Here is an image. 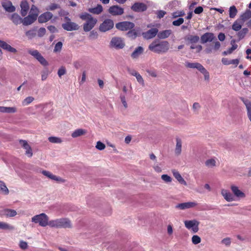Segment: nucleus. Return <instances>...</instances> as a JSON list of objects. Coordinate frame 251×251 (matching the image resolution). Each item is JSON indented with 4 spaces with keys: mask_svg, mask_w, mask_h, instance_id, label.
<instances>
[{
    "mask_svg": "<svg viewBox=\"0 0 251 251\" xmlns=\"http://www.w3.org/2000/svg\"><path fill=\"white\" fill-rule=\"evenodd\" d=\"M251 17V11L250 10H247L245 13L242 14L240 18H238L243 23L245 21L249 19Z\"/></svg>",
    "mask_w": 251,
    "mask_h": 251,
    "instance_id": "58836bf2",
    "label": "nucleus"
},
{
    "mask_svg": "<svg viewBox=\"0 0 251 251\" xmlns=\"http://www.w3.org/2000/svg\"><path fill=\"white\" fill-rule=\"evenodd\" d=\"M172 33V30L167 29L160 31L157 34V36L159 39H165L168 38Z\"/></svg>",
    "mask_w": 251,
    "mask_h": 251,
    "instance_id": "f704fd0d",
    "label": "nucleus"
},
{
    "mask_svg": "<svg viewBox=\"0 0 251 251\" xmlns=\"http://www.w3.org/2000/svg\"><path fill=\"white\" fill-rule=\"evenodd\" d=\"M231 44L232 45V47L228 49L227 50H225L224 52H223V55H227L228 54H230L237 48L238 45L235 44L234 40H232L231 41Z\"/></svg>",
    "mask_w": 251,
    "mask_h": 251,
    "instance_id": "e433bc0d",
    "label": "nucleus"
},
{
    "mask_svg": "<svg viewBox=\"0 0 251 251\" xmlns=\"http://www.w3.org/2000/svg\"><path fill=\"white\" fill-rule=\"evenodd\" d=\"M161 178L166 183H169L172 181V177L168 175H162Z\"/></svg>",
    "mask_w": 251,
    "mask_h": 251,
    "instance_id": "5fc2aeb1",
    "label": "nucleus"
},
{
    "mask_svg": "<svg viewBox=\"0 0 251 251\" xmlns=\"http://www.w3.org/2000/svg\"><path fill=\"white\" fill-rule=\"evenodd\" d=\"M66 73V70L64 67H60L57 72V74L59 77H61V76L64 75Z\"/></svg>",
    "mask_w": 251,
    "mask_h": 251,
    "instance_id": "4d7b16f0",
    "label": "nucleus"
},
{
    "mask_svg": "<svg viewBox=\"0 0 251 251\" xmlns=\"http://www.w3.org/2000/svg\"><path fill=\"white\" fill-rule=\"evenodd\" d=\"M173 175L175 178L179 182V183L183 184L185 186L187 185L186 181L182 177L180 173L176 170H173L172 171Z\"/></svg>",
    "mask_w": 251,
    "mask_h": 251,
    "instance_id": "393cba45",
    "label": "nucleus"
},
{
    "mask_svg": "<svg viewBox=\"0 0 251 251\" xmlns=\"http://www.w3.org/2000/svg\"><path fill=\"white\" fill-rule=\"evenodd\" d=\"M62 46L63 44L61 42H58V43H57L55 45L53 50V52L55 53L60 52L62 48Z\"/></svg>",
    "mask_w": 251,
    "mask_h": 251,
    "instance_id": "09e8293b",
    "label": "nucleus"
},
{
    "mask_svg": "<svg viewBox=\"0 0 251 251\" xmlns=\"http://www.w3.org/2000/svg\"><path fill=\"white\" fill-rule=\"evenodd\" d=\"M21 8V14L22 16L25 17L27 14L29 10V5L27 1L23 0L21 1L20 4Z\"/></svg>",
    "mask_w": 251,
    "mask_h": 251,
    "instance_id": "5701e85b",
    "label": "nucleus"
},
{
    "mask_svg": "<svg viewBox=\"0 0 251 251\" xmlns=\"http://www.w3.org/2000/svg\"><path fill=\"white\" fill-rule=\"evenodd\" d=\"M131 9L137 12H143L146 10L147 5L142 2H135L131 7Z\"/></svg>",
    "mask_w": 251,
    "mask_h": 251,
    "instance_id": "a211bd4d",
    "label": "nucleus"
},
{
    "mask_svg": "<svg viewBox=\"0 0 251 251\" xmlns=\"http://www.w3.org/2000/svg\"><path fill=\"white\" fill-rule=\"evenodd\" d=\"M62 27L67 31L76 30L79 28V25L72 22H67L62 25Z\"/></svg>",
    "mask_w": 251,
    "mask_h": 251,
    "instance_id": "dca6fc26",
    "label": "nucleus"
},
{
    "mask_svg": "<svg viewBox=\"0 0 251 251\" xmlns=\"http://www.w3.org/2000/svg\"><path fill=\"white\" fill-rule=\"evenodd\" d=\"M243 24L244 23L243 22H242L239 19H238L233 23L232 26V28L234 31H239L241 29Z\"/></svg>",
    "mask_w": 251,
    "mask_h": 251,
    "instance_id": "4c0bfd02",
    "label": "nucleus"
},
{
    "mask_svg": "<svg viewBox=\"0 0 251 251\" xmlns=\"http://www.w3.org/2000/svg\"><path fill=\"white\" fill-rule=\"evenodd\" d=\"M31 222L35 224H38L39 226L43 227H45L47 226H50L49 217L43 213L32 217Z\"/></svg>",
    "mask_w": 251,
    "mask_h": 251,
    "instance_id": "20e7f679",
    "label": "nucleus"
},
{
    "mask_svg": "<svg viewBox=\"0 0 251 251\" xmlns=\"http://www.w3.org/2000/svg\"><path fill=\"white\" fill-rule=\"evenodd\" d=\"M238 11L234 5L230 7L229 9V16L230 18H234L237 15Z\"/></svg>",
    "mask_w": 251,
    "mask_h": 251,
    "instance_id": "a18cd8bd",
    "label": "nucleus"
},
{
    "mask_svg": "<svg viewBox=\"0 0 251 251\" xmlns=\"http://www.w3.org/2000/svg\"><path fill=\"white\" fill-rule=\"evenodd\" d=\"M205 164L207 167L209 168H212L216 166V160L214 158L209 159L206 160Z\"/></svg>",
    "mask_w": 251,
    "mask_h": 251,
    "instance_id": "37998d69",
    "label": "nucleus"
},
{
    "mask_svg": "<svg viewBox=\"0 0 251 251\" xmlns=\"http://www.w3.org/2000/svg\"><path fill=\"white\" fill-rule=\"evenodd\" d=\"M192 242L193 244L197 245L201 243V238L197 235H193L192 237Z\"/></svg>",
    "mask_w": 251,
    "mask_h": 251,
    "instance_id": "603ef678",
    "label": "nucleus"
},
{
    "mask_svg": "<svg viewBox=\"0 0 251 251\" xmlns=\"http://www.w3.org/2000/svg\"><path fill=\"white\" fill-rule=\"evenodd\" d=\"M0 47L3 50H6L12 53H16L17 50L16 49L12 47L10 45L8 44L5 42L0 40Z\"/></svg>",
    "mask_w": 251,
    "mask_h": 251,
    "instance_id": "bb28decb",
    "label": "nucleus"
},
{
    "mask_svg": "<svg viewBox=\"0 0 251 251\" xmlns=\"http://www.w3.org/2000/svg\"><path fill=\"white\" fill-rule=\"evenodd\" d=\"M185 226L188 229H191L194 233H196L199 230L200 223L196 220H186L184 222Z\"/></svg>",
    "mask_w": 251,
    "mask_h": 251,
    "instance_id": "423d86ee",
    "label": "nucleus"
},
{
    "mask_svg": "<svg viewBox=\"0 0 251 251\" xmlns=\"http://www.w3.org/2000/svg\"><path fill=\"white\" fill-rule=\"evenodd\" d=\"M36 19V18L29 14L28 16L23 19L22 24L24 25H28L33 23Z\"/></svg>",
    "mask_w": 251,
    "mask_h": 251,
    "instance_id": "2f4dec72",
    "label": "nucleus"
},
{
    "mask_svg": "<svg viewBox=\"0 0 251 251\" xmlns=\"http://www.w3.org/2000/svg\"><path fill=\"white\" fill-rule=\"evenodd\" d=\"M114 26V22L111 19H106L100 25L99 30L101 32H106L111 29Z\"/></svg>",
    "mask_w": 251,
    "mask_h": 251,
    "instance_id": "0eeeda50",
    "label": "nucleus"
},
{
    "mask_svg": "<svg viewBox=\"0 0 251 251\" xmlns=\"http://www.w3.org/2000/svg\"><path fill=\"white\" fill-rule=\"evenodd\" d=\"M221 194L224 199L227 201H232L234 200L233 196L227 190L222 189L221 190Z\"/></svg>",
    "mask_w": 251,
    "mask_h": 251,
    "instance_id": "c85d7f7f",
    "label": "nucleus"
},
{
    "mask_svg": "<svg viewBox=\"0 0 251 251\" xmlns=\"http://www.w3.org/2000/svg\"><path fill=\"white\" fill-rule=\"evenodd\" d=\"M36 34V32H35V30H34V29L29 30L28 31H27L25 32L26 36L29 39H32L33 38H34Z\"/></svg>",
    "mask_w": 251,
    "mask_h": 251,
    "instance_id": "de8ad7c7",
    "label": "nucleus"
},
{
    "mask_svg": "<svg viewBox=\"0 0 251 251\" xmlns=\"http://www.w3.org/2000/svg\"><path fill=\"white\" fill-rule=\"evenodd\" d=\"M149 49L157 53H165L169 49V43L167 41L159 42L156 40L149 45Z\"/></svg>",
    "mask_w": 251,
    "mask_h": 251,
    "instance_id": "f03ea898",
    "label": "nucleus"
},
{
    "mask_svg": "<svg viewBox=\"0 0 251 251\" xmlns=\"http://www.w3.org/2000/svg\"><path fill=\"white\" fill-rule=\"evenodd\" d=\"M241 100L246 106L247 117L251 122V101L244 98H241Z\"/></svg>",
    "mask_w": 251,
    "mask_h": 251,
    "instance_id": "6ab92c4d",
    "label": "nucleus"
},
{
    "mask_svg": "<svg viewBox=\"0 0 251 251\" xmlns=\"http://www.w3.org/2000/svg\"><path fill=\"white\" fill-rule=\"evenodd\" d=\"M158 32L156 28H151L148 31L143 32L142 35L145 39H150L154 37Z\"/></svg>",
    "mask_w": 251,
    "mask_h": 251,
    "instance_id": "f3484780",
    "label": "nucleus"
},
{
    "mask_svg": "<svg viewBox=\"0 0 251 251\" xmlns=\"http://www.w3.org/2000/svg\"><path fill=\"white\" fill-rule=\"evenodd\" d=\"M9 193V191L5 183L3 181L0 180V194L7 195Z\"/></svg>",
    "mask_w": 251,
    "mask_h": 251,
    "instance_id": "c9c22d12",
    "label": "nucleus"
},
{
    "mask_svg": "<svg viewBox=\"0 0 251 251\" xmlns=\"http://www.w3.org/2000/svg\"><path fill=\"white\" fill-rule=\"evenodd\" d=\"M53 16L52 14L50 12H46L41 14L38 17V22L40 23H44L49 21Z\"/></svg>",
    "mask_w": 251,
    "mask_h": 251,
    "instance_id": "aec40b11",
    "label": "nucleus"
},
{
    "mask_svg": "<svg viewBox=\"0 0 251 251\" xmlns=\"http://www.w3.org/2000/svg\"><path fill=\"white\" fill-rule=\"evenodd\" d=\"M248 29L247 28H243L241 31L238 33V36L239 39H241L244 37L245 35L247 33Z\"/></svg>",
    "mask_w": 251,
    "mask_h": 251,
    "instance_id": "3c124183",
    "label": "nucleus"
},
{
    "mask_svg": "<svg viewBox=\"0 0 251 251\" xmlns=\"http://www.w3.org/2000/svg\"><path fill=\"white\" fill-rule=\"evenodd\" d=\"M154 171L157 173H160L162 171V169L157 163H154L152 166Z\"/></svg>",
    "mask_w": 251,
    "mask_h": 251,
    "instance_id": "0e129e2a",
    "label": "nucleus"
},
{
    "mask_svg": "<svg viewBox=\"0 0 251 251\" xmlns=\"http://www.w3.org/2000/svg\"><path fill=\"white\" fill-rule=\"evenodd\" d=\"M2 7L7 12H13L15 11V7L9 0H6L2 3Z\"/></svg>",
    "mask_w": 251,
    "mask_h": 251,
    "instance_id": "a878e982",
    "label": "nucleus"
},
{
    "mask_svg": "<svg viewBox=\"0 0 251 251\" xmlns=\"http://www.w3.org/2000/svg\"><path fill=\"white\" fill-rule=\"evenodd\" d=\"M127 36L128 37L131 38L132 39H134L137 37V33L134 30H131L129 31L127 33Z\"/></svg>",
    "mask_w": 251,
    "mask_h": 251,
    "instance_id": "13d9d810",
    "label": "nucleus"
},
{
    "mask_svg": "<svg viewBox=\"0 0 251 251\" xmlns=\"http://www.w3.org/2000/svg\"><path fill=\"white\" fill-rule=\"evenodd\" d=\"M134 26V23L127 21L120 22L116 24V27L122 31H126L132 29Z\"/></svg>",
    "mask_w": 251,
    "mask_h": 251,
    "instance_id": "9d476101",
    "label": "nucleus"
},
{
    "mask_svg": "<svg viewBox=\"0 0 251 251\" xmlns=\"http://www.w3.org/2000/svg\"><path fill=\"white\" fill-rule=\"evenodd\" d=\"M200 105L198 102H195L193 105V109L195 112L197 113L200 108Z\"/></svg>",
    "mask_w": 251,
    "mask_h": 251,
    "instance_id": "774afa93",
    "label": "nucleus"
},
{
    "mask_svg": "<svg viewBox=\"0 0 251 251\" xmlns=\"http://www.w3.org/2000/svg\"><path fill=\"white\" fill-rule=\"evenodd\" d=\"M46 32V30L45 28H44V27L40 28L38 31V36H39V37L43 36L45 34Z\"/></svg>",
    "mask_w": 251,
    "mask_h": 251,
    "instance_id": "69168bd1",
    "label": "nucleus"
},
{
    "mask_svg": "<svg viewBox=\"0 0 251 251\" xmlns=\"http://www.w3.org/2000/svg\"><path fill=\"white\" fill-rule=\"evenodd\" d=\"M0 215L6 217H13L17 215V212L13 209L6 208L0 211Z\"/></svg>",
    "mask_w": 251,
    "mask_h": 251,
    "instance_id": "412c9836",
    "label": "nucleus"
},
{
    "mask_svg": "<svg viewBox=\"0 0 251 251\" xmlns=\"http://www.w3.org/2000/svg\"><path fill=\"white\" fill-rule=\"evenodd\" d=\"M120 99H121V102H122L123 105H124V107L125 108H126L128 106H127V103L126 100L125 96L124 95H121Z\"/></svg>",
    "mask_w": 251,
    "mask_h": 251,
    "instance_id": "338daca9",
    "label": "nucleus"
},
{
    "mask_svg": "<svg viewBox=\"0 0 251 251\" xmlns=\"http://www.w3.org/2000/svg\"><path fill=\"white\" fill-rule=\"evenodd\" d=\"M16 111L17 108L15 107L0 106V112L2 113H14Z\"/></svg>",
    "mask_w": 251,
    "mask_h": 251,
    "instance_id": "72a5a7b5",
    "label": "nucleus"
},
{
    "mask_svg": "<svg viewBox=\"0 0 251 251\" xmlns=\"http://www.w3.org/2000/svg\"><path fill=\"white\" fill-rule=\"evenodd\" d=\"M96 148L100 151L103 150L105 148V145L100 141H98L96 144Z\"/></svg>",
    "mask_w": 251,
    "mask_h": 251,
    "instance_id": "6e6d98bb",
    "label": "nucleus"
},
{
    "mask_svg": "<svg viewBox=\"0 0 251 251\" xmlns=\"http://www.w3.org/2000/svg\"><path fill=\"white\" fill-rule=\"evenodd\" d=\"M108 12L113 16H119L124 13V9L118 5H113L109 8Z\"/></svg>",
    "mask_w": 251,
    "mask_h": 251,
    "instance_id": "ddd939ff",
    "label": "nucleus"
},
{
    "mask_svg": "<svg viewBox=\"0 0 251 251\" xmlns=\"http://www.w3.org/2000/svg\"><path fill=\"white\" fill-rule=\"evenodd\" d=\"M21 146L25 150V154L28 157H31L33 155L32 150L31 147L25 140H20Z\"/></svg>",
    "mask_w": 251,
    "mask_h": 251,
    "instance_id": "2eb2a0df",
    "label": "nucleus"
},
{
    "mask_svg": "<svg viewBox=\"0 0 251 251\" xmlns=\"http://www.w3.org/2000/svg\"><path fill=\"white\" fill-rule=\"evenodd\" d=\"M198 203L196 201H187L185 202L178 203L176 205V208L184 210L188 209L193 208L198 205Z\"/></svg>",
    "mask_w": 251,
    "mask_h": 251,
    "instance_id": "1a4fd4ad",
    "label": "nucleus"
},
{
    "mask_svg": "<svg viewBox=\"0 0 251 251\" xmlns=\"http://www.w3.org/2000/svg\"><path fill=\"white\" fill-rule=\"evenodd\" d=\"M125 46L124 40L122 38L119 37H113L110 42V46L116 50L123 49Z\"/></svg>",
    "mask_w": 251,
    "mask_h": 251,
    "instance_id": "39448f33",
    "label": "nucleus"
},
{
    "mask_svg": "<svg viewBox=\"0 0 251 251\" xmlns=\"http://www.w3.org/2000/svg\"><path fill=\"white\" fill-rule=\"evenodd\" d=\"M137 81L141 84L142 86L144 85V81L142 76L138 73L136 76H135Z\"/></svg>",
    "mask_w": 251,
    "mask_h": 251,
    "instance_id": "e2e57ef3",
    "label": "nucleus"
},
{
    "mask_svg": "<svg viewBox=\"0 0 251 251\" xmlns=\"http://www.w3.org/2000/svg\"><path fill=\"white\" fill-rule=\"evenodd\" d=\"M187 44H195L199 42L200 38L198 35H188L184 38Z\"/></svg>",
    "mask_w": 251,
    "mask_h": 251,
    "instance_id": "4be33fe9",
    "label": "nucleus"
},
{
    "mask_svg": "<svg viewBox=\"0 0 251 251\" xmlns=\"http://www.w3.org/2000/svg\"><path fill=\"white\" fill-rule=\"evenodd\" d=\"M98 37V34L97 31L94 30L90 31L89 38L91 39H97Z\"/></svg>",
    "mask_w": 251,
    "mask_h": 251,
    "instance_id": "bf43d9fd",
    "label": "nucleus"
},
{
    "mask_svg": "<svg viewBox=\"0 0 251 251\" xmlns=\"http://www.w3.org/2000/svg\"><path fill=\"white\" fill-rule=\"evenodd\" d=\"M14 229L15 227L12 225L5 222H0V229L13 230Z\"/></svg>",
    "mask_w": 251,
    "mask_h": 251,
    "instance_id": "ea45409f",
    "label": "nucleus"
},
{
    "mask_svg": "<svg viewBox=\"0 0 251 251\" xmlns=\"http://www.w3.org/2000/svg\"><path fill=\"white\" fill-rule=\"evenodd\" d=\"M34 100V98L32 97H28L26 98L23 101V105L26 106L31 103Z\"/></svg>",
    "mask_w": 251,
    "mask_h": 251,
    "instance_id": "8fccbe9b",
    "label": "nucleus"
},
{
    "mask_svg": "<svg viewBox=\"0 0 251 251\" xmlns=\"http://www.w3.org/2000/svg\"><path fill=\"white\" fill-rule=\"evenodd\" d=\"M50 226L54 228H71V221L68 218H59L50 221Z\"/></svg>",
    "mask_w": 251,
    "mask_h": 251,
    "instance_id": "7ed1b4c3",
    "label": "nucleus"
},
{
    "mask_svg": "<svg viewBox=\"0 0 251 251\" xmlns=\"http://www.w3.org/2000/svg\"><path fill=\"white\" fill-rule=\"evenodd\" d=\"M28 53L34 56L42 65L47 66L48 62L37 50H29Z\"/></svg>",
    "mask_w": 251,
    "mask_h": 251,
    "instance_id": "6e6552de",
    "label": "nucleus"
},
{
    "mask_svg": "<svg viewBox=\"0 0 251 251\" xmlns=\"http://www.w3.org/2000/svg\"><path fill=\"white\" fill-rule=\"evenodd\" d=\"M221 243L226 246H229L231 244V239L229 237L224 238L222 240Z\"/></svg>",
    "mask_w": 251,
    "mask_h": 251,
    "instance_id": "680f3d73",
    "label": "nucleus"
},
{
    "mask_svg": "<svg viewBox=\"0 0 251 251\" xmlns=\"http://www.w3.org/2000/svg\"><path fill=\"white\" fill-rule=\"evenodd\" d=\"M221 46V43L216 40V41L213 42V46H211V45L207 46L205 49V52L208 54L211 53L213 52H216L220 50Z\"/></svg>",
    "mask_w": 251,
    "mask_h": 251,
    "instance_id": "f8f14e48",
    "label": "nucleus"
},
{
    "mask_svg": "<svg viewBox=\"0 0 251 251\" xmlns=\"http://www.w3.org/2000/svg\"><path fill=\"white\" fill-rule=\"evenodd\" d=\"M185 66L187 68H191V69H197L200 72L203 67L201 64L199 63H198V62L191 63V62H185Z\"/></svg>",
    "mask_w": 251,
    "mask_h": 251,
    "instance_id": "c756f323",
    "label": "nucleus"
},
{
    "mask_svg": "<svg viewBox=\"0 0 251 251\" xmlns=\"http://www.w3.org/2000/svg\"><path fill=\"white\" fill-rule=\"evenodd\" d=\"M176 145L175 149V153L176 155H179L182 151V144L181 139L179 137L176 138Z\"/></svg>",
    "mask_w": 251,
    "mask_h": 251,
    "instance_id": "b1692460",
    "label": "nucleus"
},
{
    "mask_svg": "<svg viewBox=\"0 0 251 251\" xmlns=\"http://www.w3.org/2000/svg\"><path fill=\"white\" fill-rule=\"evenodd\" d=\"M48 140L52 143H61L62 142L60 138L54 136L50 137Z\"/></svg>",
    "mask_w": 251,
    "mask_h": 251,
    "instance_id": "49530a36",
    "label": "nucleus"
},
{
    "mask_svg": "<svg viewBox=\"0 0 251 251\" xmlns=\"http://www.w3.org/2000/svg\"><path fill=\"white\" fill-rule=\"evenodd\" d=\"M215 39H216V37L212 32L205 33L201 37V41L202 44L212 42Z\"/></svg>",
    "mask_w": 251,
    "mask_h": 251,
    "instance_id": "4468645a",
    "label": "nucleus"
},
{
    "mask_svg": "<svg viewBox=\"0 0 251 251\" xmlns=\"http://www.w3.org/2000/svg\"><path fill=\"white\" fill-rule=\"evenodd\" d=\"M79 17L82 21H85L83 25V29L85 32L90 31L95 27L98 22L97 18H94L91 14L87 12L81 13Z\"/></svg>",
    "mask_w": 251,
    "mask_h": 251,
    "instance_id": "f257e3e1",
    "label": "nucleus"
},
{
    "mask_svg": "<svg viewBox=\"0 0 251 251\" xmlns=\"http://www.w3.org/2000/svg\"><path fill=\"white\" fill-rule=\"evenodd\" d=\"M103 10L102 6L100 4H98L96 7L89 8V12L95 14H99Z\"/></svg>",
    "mask_w": 251,
    "mask_h": 251,
    "instance_id": "79ce46f5",
    "label": "nucleus"
},
{
    "mask_svg": "<svg viewBox=\"0 0 251 251\" xmlns=\"http://www.w3.org/2000/svg\"><path fill=\"white\" fill-rule=\"evenodd\" d=\"M144 48L141 46L136 48L134 51L131 53V57L133 59H136L141 55L144 52Z\"/></svg>",
    "mask_w": 251,
    "mask_h": 251,
    "instance_id": "7c9ffc66",
    "label": "nucleus"
},
{
    "mask_svg": "<svg viewBox=\"0 0 251 251\" xmlns=\"http://www.w3.org/2000/svg\"><path fill=\"white\" fill-rule=\"evenodd\" d=\"M39 13V10L37 8V7L35 6L34 5H32L29 12V15L33 16L34 17L37 19Z\"/></svg>",
    "mask_w": 251,
    "mask_h": 251,
    "instance_id": "c03bdc74",
    "label": "nucleus"
},
{
    "mask_svg": "<svg viewBox=\"0 0 251 251\" xmlns=\"http://www.w3.org/2000/svg\"><path fill=\"white\" fill-rule=\"evenodd\" d=\"M10 20L16 25L22 23L23 19L17 13L13 14L10 17Z\"/></svg>",
    "mask_w": 251,
    "mask_h": 251,
    "instance_id": "473e14b6",
    "label": "nucleus"
},
{
    "mask_svg": "<svg viewBox=\"0 0 251 251\" xmlns=\"http://www.w3.org/2000/svg\"><path fill=\"white\" fill-rule=\"evenodd\" d=\"M86 133V131L85 129L79 128L75 130L72 133V136L73 138H76L81 135L85 134Z\"/></svg>",
    "mask_w": 251,
    "mask_h": 251,
    "instance_id": "a19ab883",
    "label": "nucleus"
},
{
    "mask_svg": "<svg viewBox=\"0 0 251 251\" xmlns=\"http://www.w3.org/2000/svg\"><path fill=\"white\" fill-rule=\"evenodd\" d=\"M200 72L204 75V79L206 80H209V74L208 71L203 67Z\"/></svg>",
    "mask_w": 251,
    "mask_h": 251,
    "instance_id": "864d4df0",
    "label": "nucleus"
},
{
    "mask_svg": "<svg viewBox=\"0 0 251 251\" xmlns=\"http://www.w3.org/2000/svg\"><path fill=\"white\" fill-rule=\"evenodd\" d=\"M41 173L48 178L55 181L58 183H63L65 182V180L61 178V177L52 174L51 172L46 171V170H42L41 171Z\"/></svg>",
    "mask_w": 251,
    "mask_h": 251,
    "instance_id": "9b49d317",
    "label": "nucleus"
},
{
    "mask_svg": "<svg viewBox=\"0 0 251 251\" xmlns=\"http://www.w3.org/2000/svg\"><path fill=\"white\" fill-rule=\"evenodd\" d=\"M231 190L236 197L239 198H243L245 197V194L239 190L237 186L235 185H231Z\"/></svg>",
    "mask_w": 251,
    "mask_h": 251,
    "instance_id": "cd10ccee",
    "label": "nucleus"
},
{
    "mask_svg": "<svg viewBox=\"0 0 251 251\" xmlns=\"http://www.w3.org/2000/svg\"><path fill=\"white\" fill-rule=\"evenodd\" d=\"M184 22V20L182 18H179L173 22V25L175 26H179Z\"/></svg>",
    "mask_w": 251,
    "mask_h": 251,
    "instance_id": "052dcab7",
    "label": "nucleus"
}]
</instances>
